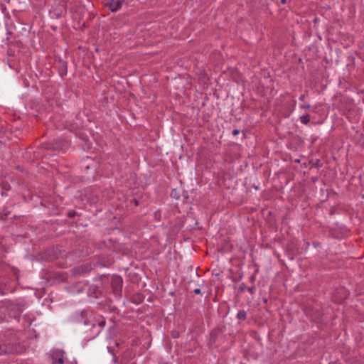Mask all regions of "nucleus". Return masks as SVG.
<instances>
[{
  "label": "nucleus",
  "mask_w": 364,
  "mask_h": 364,
  "mask_svg": "<svg viewBox=\"0 0 364 364\" xmlns=\"http://www.w3.org/2000/svg\"><path fill=\"white\" fill-rule=\"evenodd\" d=\"M73 319L74 322L78 323L79 325H80L81 323L83 324L82 331L86 336L89 331H91L92 328H95L96 327L95 322L88 320L87 312L85 311H82L80 313L76 312L74 314Z\"/></svg>",
  "instance_id": "obj_1"
},
{
  "label": "nucleus",
  "mask_w": 364,
  "mask_h": 364,
  "mask_svg": "<svg viewBox=\"0 0 364 364\" xmlns=\"http://www.w3.org/2000/svg\"><path fill=\"white\" fill-rule=\"evenodd\" d=\"M23 312V306L19 304H9L4 308V313L9 318H14L19 321Z\"/></svg>",
  "instance_id": "obj_2"
},
{
  "label": "nucleus",
  "mask_w": 364,
  "mask_h": 364,
  "mask_svg": "<svg viewBox=\"0 0 364 364\" xmlns=\"http://www.w3.org/2000/svg\"><path fill=\"white\" fill-rule=\"evenodd\" d=\"M93 269L92 264L90 262L82 264L73 267L71 270V276L78 277L89 274Z\"/></svg>",
  "instance_id": "obj_3"
},
{
  "label": "nucleus",
  "mask_w": 364,
  "mask_h": 364,
  "mask_svg": "<svg viewBox=\"0 0 364 364\" xmlns=\"http://www.w3.org/2000/svg\"><path fill=\"white\" fill-rule=\"evenodd\" d=\"M123 279L119 275H113L112 277L111 287L113 294L116 297H120L122 292Z\"/></svg>",
  "instance_id": "obj_4"
},
{
  "label": "nucleus",
  "mask_w": 364,
  "mask_h": 364,
  "mask_svg": "<svg viewBox=\"0 0 364 364\" xmlns=\"http://www.w3.org/2000/svg\"><path fill=\"white\" fill-rule=\"evenodd\" d=\"M285 251L289 259H294L295 256L299 254L298 245L294 240L288 241L286 245Z\"/></svg>",
  "instance_id": "obj_5"
},
{
  "label": "nucleus",
  "mask_w": 364,
  "mask_h": 364,
  "mask_svg": "<svg viewBox=\"0 0 364 364\" xmlns=\"http://www.w3.org/2000/svg\"><path fill=\"white\" fill-rule=\"evenodd\" d=\"M64 141L61 139H54L51 141L43 143L41 147L48 150H58L63 149Z\"/></svg>",
  "instance_id": "obj_6"
},
{
  "label": "nucleus",
  "mask_w": 364,
  "mask_h": 364,
  "mask_svg": "<svg viewBox=\"0 0 364 364\" xmlns=\"http://www.w3.org/2000/svg\"><path fill=\"white\" fill-rule=\"evenodd\" d=\"M223 329L220 326H217L210 331L208 343L209 348H213L215 346L219 336L223 333Z\"/></svg>",
  "instance_id": "obj_7"
},
{
  "label": "nucleus",
  "mask_w": 364,
  "mask_h": 364,
  "mask_svg": "<svg viewBox=\"0 0 364 364\" xmlns=\"http://www.w3.org/2000/svg\"><path fill=\"white\" fill-rule=\"evenodd\" d=\"M17 352L16 346L11 343H4L0 344V355L5 354L15 353Z\"/></svg>",
  "instance_id": "obj_8"
},
{
  "label": "nucleus",
  "mask_w": 364,
  "mask_h": 364,
  "mask_svg": "<svg viewBox=\"0 0 364 364\" xmlns=\"http://www.w3.org/2000/svg\"><path fill=\"white\" fill-rule=\"evenodd\" d=\"M124 1L125 0H107L105 6L107 7L112 12H117L122 8Z\"/></svg>",
  "instance_id": "obj_9"
},
{
  "label": "nucleus",
  "mask_w": 364,
  "mask_h": 364,
  "mask_svg": "<svg viewBox=\"0 0 364 364\" xmlns=\"http://www.w3.org/2000/svg\"><path fill=\"white\" fill-rule=\"evenodd\" d=\"M87 294L94 298H98L102 295V289L98 284H91L89 287Z\"/></svg>",
  "instance_id": "obj_10"
},
{
  "label": "nucleus",
  "mask_w": 364,
  "mask_h": 364,
  "mask_svg": "<svg viewBox=\"0 0 364 364\" xmlns=\"http://www.w3.org/2000/svg\"><path fill=\"white\" fill-rule=\"evenodd\" d=\"M63 354H64V352L63 350H58L53 351L50 354V358L52 359L53 363L63 364V363H64Z\"/></svg>",
  "instance_id": "obj_11"
},
{
  "label": "nucleus",
  "mask_w": 364,
  "mask_h": 364,
  "mask_svg": "<svg viewBox=\"0 0 364 364\" xmlns=\"http://www.w3.org/2000/svg\"><path fill=\"white\" fill-rule=\"evenodd\" d=\"M96 323V327L95 328H92V330L90 331H92V333L91 334H87V337H90V338H94L95 336L98 335L100 333V328H102L105 326V320L104 318H102L101 320H100L97 323Z\"/></svg>",
  "instance_id": "obj_12"
},
{
  "label": "nucleus",
  "mask_w": 364,
  "mask_h": 364,
  "mask_svg": "<svg viewBox=\"0 0 364 364\" xmlns=\"http://www.w3.org/2000/svg\"><path fill=\"white\" fill-rule=\"evenodd\" d=\"M58 72H59V75L63 77L64 76H65L68 73V63L66 61H64V60H59L58 61Z\"/></svg>",
  "instance_id": "obj_13"
},
{
  "label": "nucleus",
  "mask_w": 364,
  "mask_h": 364,
  "mask_svg": "<svg viewBox=\"0 0 364 364\" xmlns=\"http://www.w3.org/2000/svg\"><path fill=\"white\" fill-rule=\"evenodd\" d=\"M100 259V261H98L96 263V265H97V266L109 267L110 265H112L114 263V259L112 258L105 259V257H101Z\"/></svg>",
  "instance_id": "obj_14"
},
{
  "label": "nucleus",
  "mask_w": 364,
  "mask_h": 364,
  "mask_svg": "<svg viewBox=\"0 0 364 364\" xmlns=\"http://www.w3.org/2000/svg\"><path fill=\"white\" fill-rule=\"evenodd\" d=\"M144 295L141 293H136L132 295L131 298V301L136 304H141L144 300Z\"/></svg>",
  "instance_id": "obj_15"
},
{
  "label": "nucleus",
  "mask_w": 364,
  "mask_h": 364,
  "mask_svg": "<svg viewBox=\"0 0 364 364\" xmlns=\"http://www.w3.org/2000/svg\"><path fill=\"white\" fill-rule=\"evenodd\" d=\"M54 278L59 282H66L68 277L65 272H57L55 274Z\"/></svg>",
  "instance_id": "obj_16"
},
{
  "label": "nucleus",
  "mask_w": 364,
  "mask_h": 364,
  "mask_svg": "<svg viewBox=\"0 0 364 364\" xmlns=\"http://www.w3.org/2000/svg\"><path fill=\"white\" fill-rule=\"evenodd\" d=\"M336 293L341 294V296L339 298L340 300L346 299L348 296V292L345 288L337 289Z\"/></svg>",
  "instance_id": "obj_17"
},
{
  "label": "nucleus",
  "mask_w": 364,
  "mask_h": 364,
  "mask_svg": "<svg viewBox=\"0 0 364 364\" xmlns=\"http://www.w3.org/2000/svg\"><path fill=\"white\" fill-rule=\"evenodd\" d=\"M171 198L176 200H181V191L180 189L173 188L171 193Z\"/></svg>",
  "instance_id": "obj_18"
},
{
  "label": "nucleus",
  "mask_w": 364,
  "mask_h": 364,
  "mask_svg": "<svg viewBox=\"0 0 364 364\" xmlns=\"http://www.w3.org/2000/svg\"><path fill=\"white\" fill-rule=\"evenodd\" d=\"M237 318L239 321H245L247 318V312L245 310H240L237 314Z\"/></svg>",
  "instance_id": "obj_19"
},
{
  "label": "nucleus",
  "mask_w": 364,
  "mask_h": 364,
  "mask_svg": "<svg viewBox=\"0 0 364 364\" xmlns=\"http://www.w3.org/2000/svg\"><path fill=\"white\" fill-rule=\"evenodd\" d=\"M300 121L304 124H307L310 122V115L306 114L300 117Z\"/></svg>",
  "instance_id": "obj_20"
},
{
  "label": "nucleus",
  "mask_w": 364,
  "mask_h": 364,
  "mask_svg": "<svg viewBox=\"0 0 364 364\" xmlns=\"http://www.w3.org/2000/svg\"><path fill=\"white\" fill-rule=\"evenodd\" d=\"M189 198V196L188 195V192L187 191H181V201L183 203H185L186 202Z\"/></svg>",
  "instance_id": "obj_21"
},
{
  "label": "nucleus",
  "mask_w": 364,
  "mask_h": 364,
  "mask_svg": "<svg viewBox=\"0 0 364 364\" xmlns=\"http://www.w3.org/2000/svg\"><path fill=\"white\" fill-rule=\"evenodd\" d=\"M10 213H11L10 211L7 210L6 209H4L2 211L1 219L4 220H7Z\"/></svg>",
  "instance_id": "obj_22"
},
{
  "label": "nucleus",
  "mask_w": 364,
  "mask_h": 364,
  "mask_svg": "<svg viewBox=\"0 0 364 364\" xmlns=\"http://www.w3.org/2000/svg\"><path fill=\"white\" fill-rule=\"evenodd\" d=\"M77 215H78V213L73 210L68 211V213H67V216L70 218H75Z\"/></svg>",
  "instance_id": "obj_23"
},
{
  "label": "nucleus",
  "mask_w": 364,
  "mask_h": 364,
  "mask_svg": "<svg viewBox=\"0 0 364 364\" xmlns=\"http://www.w3.org/2000/svg\"><path fill=\"white\" fill-rule=\"evenodd\" d=\"M322 166H323V164L320 159H316V161L315 162H314L312 164V167H315L317 168L321 167Z\"/></svg>",
  "instance_id": "obj_24"
},
{
  "label": "nucleus",
  "mask_w": 364,
  "mask_h": 364,
  "mask_svg": "<svg viewBox=\"0 0 364 364\" xmlns=\"http://www.w3.org/2000/svg\"><path fill=\"white\" fill-rule=\"evenodd\" d=\"M171 336L173 338H177L180 336V333L178 331L173 330L171 331Z\"/></svg>",
  "instance_id": "obj_25"
},
{
  "label": "nucleus",
  "mask_w": 364,
  "mask_h": 364,
  "mask_svg": "<svg viewBox=\"0 0 364 364\" xmlns=\"http://www.w3.org/2000/svg\"><path fill=\"white\" fill-rule=\"evenodd\" d=\"M247 291L251 294H254L255 292V285H252L250 287H248L247 289Z\"/></svg>",
  "instance_id": "obj_26"
},
{
  "label": "nucleus",
  "mask_w": 364,
  "mask_h": 364,
  "mask_svg": "<svg viewBox=\"0 0 364 364\" xmlns=\"http://www.w3.org/2000/svg\"><path fill=\"white\" fill-rule=\"evenodd\" d=\"M247 289V287L245 283H242L239 287L240 292L244 291Z\"/></svg>",
  "instance_id": "obj_27"
},
{
  "label": "nucleus",
  "mask_w": 364,
  "mask_h": 364,
  "mask_svg": "<svg viewBox=\"0 0 364 364\" xmlns=\"http://www.w3.org/2000/svg\"><path fill=\"white\" fill-rule=\"evenodd\" d=\"M242 277V274H240L237 277L232 278V281L234 282H237L240 280H241Z\"/></svg>",
  "instance_id": "obj_28"
},
{
  "label": "nucleus",
  "mask_w": 364,
  "mask_h": 364,
  "mask_svg": "<svg viewBox=\"0 0 364 364\" xmlns=\"http://www.w3.org/2000/svg\"><path fill=\"white\" fill-rule=\"evenodd\" d=\"M300 108L304 109H309L311 108V105L309 104L301 105Z\"/></svg>",
  "instance_id": "obj_29"
},
{
  "label": "nucleus",
  "mask_w": 364,
  "mask_h": 364,
  "mask_svg": "<svg viewBox=\"0 0 364 364\" xmlns=\"http://www.w3.org/2000/svg\"><path fill=\"white\" fill-rule=\"evenodd\" d=\"M2 188L4 189H5V190L9 191V190H10L11 186H10V185L8 183H3L2 184Z\"/></svg>",
  "instance_id": "obj_30"
},
{
  "label": "nucleus",
  "mask_w": 364,
  "mask_h": 364,
  "mask_svg": "<svg viewBox=\"0 0 364 364\" xmlns=\"http://www.w3.org/2000/svg\"><path fill=\"white\" fill-rule=\"evenodd\" d=\"M130 203L134 204V205H136V206L139 205V200L136 198H132L130 200Z\"/></svg>",
  "instance_id": "obj_31"
},
{
  "label": "nucleus",
  "mask_w": 364,
  "mask_h": 364,
  "mask_svg": "<svg viewBox=\"0 0 364 364\" xmlns=\"http://www.w3.org/2000/svg\"><path fill=\"white\" fill-rule=\"evenodd\" d=\"M255 279H256V277L255 274L251 275V277H250V282L252 284H254V282H255Z\"/></svg>",
  "instance_id": "obj_32"
},
{
  "label": "nucleus",
  "mask_w": 364,
  "mask_h": 364,
  "mask_svg": "<svg viewBox=\"0 0 364 364\" xmlns=\"http://www.w3.org/2000/svg\"><path fill=\"white\" fill-rule=\"evenodd\" d=\"M193 292L196 294H200L201 293V290L200 288H196L193 290Z\"/></svg>",
  "instance_id": "obj_33"
},
{
  "label": "nucleus",
  "mask_w": 364,
  "mask_h": 364,
  "mask_svg": "<svg viewBox=\"0 0 364 364\" xmlns=\"http://www.w3.org/2000/svg\"><path fill=\"white\" fill-rule=\"evenodd\" d=\"M240 134V130H238V129H234V130L232 131V134H233L234 136H236V135H237V134Z\"/></svg>",
  "instance_id": "obj_34"
},
{
  "label": "nucleus",
  "mask_w": 364,
  "mask_h": 364,
  "mask_svg": "<svg viewBox=\"0 0 364 364\" xmlns=\"http://www.w3.org/2000/svg\"><path fill=\"white\" fill-rule=\"evenodd\" d=\"M105 275H100V277H98L97 278L95 279V281H98V282H100L101 279H102V277H105Z\"/></svg>",
  "instance_id": "obj_35"
},
{
  "label": "nucleus",
  "mask_w": 364,
  "mask_h": 364,
  "mask_svg": "<svg viewBox=\"0 0 364 364\" xmlns=\"http://www.w3.org/2000/svg\"><path fill=\"white\" fill-rule=\"evenodd\" d=\"M304 98H305V95H301L299 97V100H301V101H304Z\"/></svg>",
  "instance_id": "obj_36"
},
{
  "label": "nucleus",
  "mask_w": 364,
  "mask_h": 364,
  "mask_svg": "<svg viewBox=\"0 0 364 364\" xmlns=\"http://www.w3.org/2000/svg\"><path fill=\"white\" fill-rule=\"evenodd\" d=\"M281 3L285 4L287 3V0H281Z\"/></svg>",
  "instance_id": "obj_37"
},
{
  "label": "nucleus",
  "mask_w": 364,
  "mask_h": 364,
  "mask_svg": "<svg viewBox=\"0 0 364 364\" xmlns=\"http://www.w3.org/2000/svg\"><path fill=\"white\" fill-rule=\"evenodd\" d=\"M314 21V23H317V22H318V18H315L314 19V21Z\"/></svg>",
  "instance_id": "obj_38"
},
{
  "label": "nucleus",
  "mask_w": 364,
  "mask_h": 364,
  "mask_svg": "<svg viewBox=\"0 0 364 364\" xmlns=\"http://www.w3.org/2000/svg\"><path fill=\"white\" fill-rule=\"evenodd\" d=\"M82 290H83V287H80V288L77 290V291H78V292H80V291H82Z\"/></svg>",
  "instance_id": "obj_39"
},
{
  "label": "nucleus",
  "mask_w": 364,
  "mask_h": 364,
  "mask_svg": "<svg viewBox=\"0 0 364 364\" xmlns=\"http://www.w3.org/2000/svg\"><path fill=\"white\" fill-rule=\"evenodd\" d=\"M263 301H264V303H267V299H266V298L263 299Z\"/></svg>",
  "instance_id": "obj_40"
},
{
  "label": "nucleus",
  "mask_w": 364,
  "mask_h": 364,
  "mask_svg": "<svg viewBox=\"0 0 364 364\" xmlns=\"http://www.w3.org/2000/svg\"><path fill=\"white\" fill-rule=\"evenodd\" d=\"M18 217L16 215H14L12 218L16 219Z\"/></svg>",
  "instance_id": "obj_41"
},
{
  "label": "nucleus",
  "mask_w": 364,
  "mask_h": 364,
  "mask_svg": "<svg viewBox=\"0 0 364 364\" xmlns=\"http://www.w3.org/2000/svg\"><path fill=\"white\" fill-rule=\"evenodd\" d=\"M196 275L197 277H199V275H198V274L197 272H196Z\"/></svg>",
  "instance_id": "obj_42"
},
{
  "label": "nucleus",
  "mask_w": 364,
  "mask_h": 364,
  "mask_svg": "<svg viewBox=\"0 0 364 364\" xmlns=\"http://www.w3.org/2000/svg\"><path fill=\"white\" fill-rule=\"evenodd\" d=\"M320 315H321V313L318 312V317L320 316Z\"/></svg>",
  "instance_id": "obj_43"
},
{
  "label": "nucleus",
  "mask_w": 364,
  "mask_h": 364,
  "mask_svg": "<svg viewBox=\"0 0 364 364\" xmlns=\"http://www.w3.org/2000/svg\"><path fill=\"white\" fill-rule=\"evenodd\" d=\"M114 362H117L116 358H114Z\"/></svg>",
  "instance_id": "obj_44"
}]
</instances>
